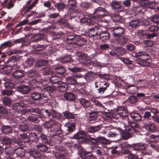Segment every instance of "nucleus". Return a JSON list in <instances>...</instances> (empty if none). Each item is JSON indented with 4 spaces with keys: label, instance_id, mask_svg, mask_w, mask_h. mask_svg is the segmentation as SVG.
I'll list each match as a JSON object with an SVG mask.
<instances>
[{
    "label": "nucleus",
    "instance_id": "obj_51",
    "mask_svg": "<svg viewBox=\"0 0 159 159\" xmlns=\"http://www.w3.org/2000/svg\"><path fill=\"white\" fill-rule=\"evenodd\" d=\"M36 148L39 151L42 152H47L48 149V147L43 143H39L37 145Z\"/></svg>",
    "mask_w": 159,
    "mask_h": 159
},
{
    "label": "nucleus",
    "instance_id": "obj_20",
    "mask_svg": "<svg viewBox=\"0 0 159 159\" xmlns=\"http://www.w3.org/2000/svg\"><path fill=\"white\" fill-rule=\"evenodd\" d=\"M98 112L96 111H92L88 113L89 117L88 120L90 123L96 122L98 116Z\"/></svg>",
    "mask_w": 159,
    "mask_h": 159
},
{
    "label": "nucleus",
    "instance_id": "obj_27",
    "mask_svg": "<svg viewBox=\"0 0 159 159\" xmlns=\"http://www.w3.org/2000/svg\"><path fill=\"white\" fill-rule=\"evenodd\" d=\"M96 16L91 17L90 18H88L86 17L82 18L81 20L82 24H84V25L92 26L94 24V21H92V19H95Z\"/></svg>",
    "mask_w": 159,
    "mask_h": 159
},
{
    "label": "nucleus",
    "instance_id": "obj_52",
    "mask_svg": "<svg viewBox=\"0 0 159 159\" xmlns=\"http://www.w3.org/2000/svg\"><path fill=\"white\" fill-rule=\"evenodd\" d=\"M23 145V141L18 138H15L13 139V140L12 141L11 146L13 148H16L18 145L20 146Z\"/></svg>",
    "mask_w": 159,
    "mask_h": 159
},
{
    "label": "nucleus",
    "instance_id": "obj_32",
    "mask_svg": "<svg viewBox=\"0 0 159 159\" xmlns=\"http://www.w3.org/2000/svg\"><path fill=\"white\" fill-rule=\"evenodd\" d=\"M40 141L43 143L49 144V142L48 136L43 133L38 135V141Z\"/></svg>",
    "mask_w": 159,
    "mask_h": 159
},
{
    "label": "nucleus",
    "instance_id": "obj_59",
    "mask_svg": "<svg viewBox=\"0 0 159 159\" xmlns=\"http://www.w3.org/2000/svg\"><path fill=\"white\" fill-rule=\"evenodd\" d=\"M43 91H46L50 94V93H53L56 90V89L54 86H47L42 88Z\"/></svg>",
    "mask_w": 159,
    "mask_h": 159
},
{
    "label": "nucleus",
    "instance_id": "obj_12",
    "mask_svg": "<svg viewBox=\"0 0 159 159\" xmlns=\"http://www.w3.org/2000/svg\"><path fill=\"white\" fill-rule=\"evenodd\" d=\"M16 89L17 92L23 94L29 93L31 91L30 87L23 84L16 86Z\"/></svg>",
    "mask_w": 159,
    "mask_h": 159
},
{
    "label": "nucleus",
    "instance_id": "obj_39",
    "mask_svg": "<svg viewBox=\"0 0 159 159\" xmlns=\"http://www.w3.org/2000/svg\"><path fill=\"white\" fill-rule=\"evenodd\" d=\"M23 102L25 104V105L30 106H33L36 103L35 101L31 97L24 98L23 100Z\"/></svg>",
    "mask_w": 159,
    "mask_h": 159
},
{
    "label": "nucleus",
    "instance_id": "obj_10",
    "mask_svg": "<svg viewBox=\"0 0 159 159\" xmlns=\"http://www.w3.org/2000/svg\"><path fill=\"white\" fill-rule=\"evenodd\" d=\"M17 83L18 84L29 83V85H30L31 87L34 86V87H38V85L39 84V82L37 80L35 79H33L32 80H30L27 79H17Z\"/></svg>",
    "mask_w": 159,
    "mask_h": 159
},
{
    "label": "nucleus",
    "instance_id": "obj_25",
    "mask_svg": "<svg viewBox=\"0 0 159 159\" xmlns=\"http://www.w3.org/2000/svg\"><path fill=\"white\" fill-rule=\"evenodd\" d=\"M15 148H13L11 146L9 147H6L5 149V154L7 157H11L15 153Z\"/></svg>",
    "mask_w": 159,
    "mask_h": 159
},
{
    "label": "nucleus",
    "instance_id": "obj_5",
    "mask_svg": "<svg viewBox=\"0 0 159 159\" xmlns=\"http://www.w3.org/2000/svg\"><path fill=\"white\" fill-rule=\"evenodd\" d=\"M100 31H101V29L98 27L95 26L86 29L85 31V34L89 38H93L99 35Z\"/></svg>",
    "mask_w": 159,
    "mask_h": 159
},
{
    "label": "nucleus",
    "instance_id": "obj_54",
    "mask_svg": "<svg viewBox=\"0 0 159 159\" xmlns=\"http://www.w3.org/2000/svg\"><path fill=\"white\" fill-rule=\"evenodd\" d=\"M66 80L67 83L70 85H77L78 84L76 80L74 77L69 76L66 79Z\"/></svg>",
    "mask_w": 159,
    "mask_h": 159
},
{
    "label": "nucleus",
    "instance_id": "obj_19",
    "mask_svg": "<svg viewBox=\"0 0 159 159\" xmlns=\"http://www.w3.org/2000/svg\"><path fill=\"white\" fill-rule=\"evenodd\" d=\"M118 132L119 135H120L121 138L123 140H127L130 138L132 136V134H134L129 133V130L125 131L122 130L121 129H118Z\"/></svg>",
    "mask_w": 159,
    "mask_h": 159
},
{
    "label": "nucleus",
    "instance_id": "obj_9",
    "mask_svg": "<svg viewBox=\"0 0 159 159\" xmlns=\"http://www.w3.org/2000/svg\"><path fill=\"white\" fill-rule=\"evenodd\" d=\"M109 83L105 81L101 83L99 85H98L97 82H96L95 83V91L98 93L102 94L106 90L107 88L109 86Z\"/></svg>",
    "mask_w": 159,
    "mask_h": 159
},
{
    "label": "nucleus",
    "instance_id": "obj_28",
    "mask_svg": "<svg viewBox=\"0 0 159 159\" xmlns=\"http://www.w3.org/2000/svg\"><path fill=\"white\" fill-rule=\"evenodd\" d=\"M143 127L149 131L153 132H156L158 131V129L153 124L144 123L143 125Z\"/></svg>",
    "mask_w": 159,
    "mask_h": 159
},
{
    "label": "nucleus",
    "instance_id": "obj_61",
    "mask_svg": "<svg viewBox=\"0 0 159 159\" xmlns=\"http://www.w3.org/2000/svg\"><path fill=\"white\" fill-rule=\"evenodd\" d=\"M48 63V61L47 60L40 59L37 61L35 64V66L37 67H40L46 65Z\"/></svg>",
    "mask_w": 159,
    "mask_h": 159
},
{
    "label": "nucleus",
    "instance_id": "obj_18",
    "mask_svg": "<svg viewBox=\"0 0 159 159\" xmlns=\"http://www.w3.org/2000/svg\"><path fill=\"white\" fill-rule=\"evenodd\" d=\"M19 59L18 56H13L10 57L7 61V63L8 66H9L11 68L17 66L16 62L18 61Z\"/></svg>",
    "mask_w": 159,
    "mask_h": 159
},
{
    "label": "nucleus",
    "instance_id": "obj_35",
    "mask_svg": "<svg viewBox=\"0 0 159 159\" xmlns=\"http://www.w3.org/2000/svg\"><path fill=\"white\" fill-rule=\"evenodd\" d=\"M25 74L24 71L20 70H16L13 72L12 75L15 78L18 79L24 77Z\"/></svg>",
    "mask_w": 159,
    "mask_h": 159
},
{
    "label": "nucleus",
    "instance_id": "obj_1",
    "mask_svg": "<svg viewBox=\"0 0 159 159\" xmlns=\"http://www.w3.org/2000/svg\"><path fill=\"white\" fill-rule=\"evenodd\" d=\"M43 126L48 131L54 132L56 134H60L62 133L61 125L52 119L45 121L43 124Z\"/></svg>",
    "mask_w": 159,
    "mask_h": 159
},
{
    "label": "nucleus",
    "instance_id": "obj_60",
    "mask_svg": "<svg viewBox=\"0 0 159 159\" xmlns=\"http://www.w3.org/2000/svg\"><path fill=\"white\" fill-rule=\"evenodd\" d=\"M28 77L31 78H38V74L35 69H31L28 72Z\"/></svg>",
    "mask_w": 159,
    "mask_h": 159
},
{
    "label": "nucleus",
    "instance_id": "obj_64",
    "mask_svg": "<svg viewBox=\"0 0 159 159\" xmlns=\"http://www.w3.org/2000/svg\"><path fill=\"white\" fill-rule=\"evenodd\" d=\"M116 85L118 88L124 89L125 84L124 81L123 80L119 79L116 80Z\"/></svg>",
    "mask_w": 159,
    "mask_h": 159
},
{
    "label": "nucleus",
    "instance_id": "obj_3",
    "mask_svg": "<svg viewBox=\"0 0 159 159\" xmlns=\"http://www.w3.org/2000/svg\"><path fill=\"white\" fill-rule=\"evenodd\" d=\"M76 55L78 60L81 63L84 65L89 64H93V61H90V59L88 56L83 52H78Z\"/></svg>",
    "mask_w": 159,
    "mask_h": 159
},
{
    "label": "nucleus",
    "instance_id": "obj_45",
    "mask_svg": "<svg viewBox=\"0 0 159 159\" xmlns=\"http://www.w3.org/2000/svg\"><path fill=\"white\" fill-rule=\"evenodd\" d=\"M1 131L5 134H8L12 132V128L10 125H3L1 128Z\"/></svg>",
    "mask_w": 159,
    "mask_h": 159
},
{
    "label": "nucleus",
    "instance_id": "obj_24",
    "mask_svg": "<svg viewBox=\"0 0 159 159\" xmlns=\"http://www.w3.org/2000/svg\"><path fill=\"white\" fill-rule=\"evenodd\" d=\"M124 30L121 27H116L113 30V36L116 38L124 34Z\"/></svg>",
    "mask_w": 159,
    "mask_h": 159
},
{
    "label": "nucleus",
    "instance_id": "obj_63",
    "mask_svg": "<svg viewBox=\"0 0 159 159\" xmlns=\"http://www.w3.org/2000/svg\"><path fill=\"white\" fill-rule=\"evenodd\" d=\"M127 101L128 102L131 104H135L137 103L138 99L136 97L133 95L129 96L127 99Z\"/></svg>",
    "mask_w": 159,
    "mask_h": 159
},
{
    "label": "nucleus",
    "instance_id": "obj_13",
    "mask_svg": "<svg viewBox=\"0 0 159 159\" xmlns=\"http://www.w3.org/2000/svg\"><path fill=\"white\" fill-rule=\"evenodd\" d=\"M125 52V49L123 48L117 47L111 50L110 52V54L112 56L117 57L123 55Z\"/></svg>",
    "mask_w": 159,
    "mask_h": 159
},
{
    "label": "nucleus",
    "instance_id": "obj_2",
    "mask_svg": "<svg viewBox=\"0 0 159 159\" xmlns=\"http://www.w3.org/2000/svg\"><path fill=\"white\" fill-rule=\"evenodd\" d=\"M61 61L63 64L69 63V66L67 67V69L71 72L74 73H77L80 72L81 69L80 68L76 67H71L69 66V64L71 65V62L73 61V59L71 56L68 55H66L60 59Z\"/></svg>",
    "mask_w": 159,
    "mask_h": 159
},
{
    "label": "nucleus",
    "instance_id": "obj_40",
    "mask_svg": "<svg viewBox=\"0 0 159 159\" xmlns=\"http://www.w3.org/2000/svg\"><path fill=\"white\" fill-rule=\"evenodd\" d=\"M84 141H85V144H89L90 145L93 146L98 145L97 137L94 138L90 136L88 138H87L86 140H85Z\"/></svg>",
    "mask_w": 159,
    "mask_h": 159
},
{
    "label": "nucleus",
    "instance_id": "obj_22",
    "mask_svg": "<svg viewBox=\"0 0 159 159\" xmlns=\"http://www.w3.org/2000/svg\"><path fill=\"white\" fill-rule=\"evenodd\" d=\"M128 126L126 128V130H129V133L134 134L136 133V128L138 127V125L136 123L133 121L128 122Z\"/></svg>",
    "mask_w": 159,
    "mask_h": 159
},
{
    "label": "nucleus",
    "instance_id": "obj_58",
    "mask_svg": "<svg viewBox=\"0 0 159 159\" xmlns=\"http://www.w3.org/2000/svg\"><path fill=\"white\" fill-rule=\"evenodd\" d=\"M101 128V126L100 125L94 126H90L88 129V131L89 133H95L99 130Z\"/></svg>",
    "mask_w": 159,
    "mask_h": 159
},
{
    "label": "nucleus",
    "instance_id": "obj_11",
    "mask_svg": "<svg viewBox=\"0 0 159 159\" xmlns=\"http://www.w3.org/2000/svg\"><path fill=\"white\" fill-rule=\"evenodd\" d=\"M140 6L142 7L149 8L151 9H154L156 8L157 6V4L153 2H149L148 0H141L139 2Z\"/></svg>",
    "mask_w": 159,
    "mask_h": 159
},
{
    "label": "nucleus",
    "instance_id": "obj_33",
    "mask_svg": "<svg viewBox=\"0 0 159 159\" xmlns=\"http://www.w3.org/2000/svg\"><path fill=\"white\" fill-rule=\"evenodd\" d=\"M130 116L134 121L136 122L142 121V117L141 115L137 112H132L130 113Z\"/></svg>",
    "mask_w": 159,
    "mask_h": 159
},
{
    "label": "nucleus",
    "instance_id": "obj_57",
    "mask_svg": "<svg viewBox=\"0 0 159 159\" xmlns=\"http://www.w3.org/2000/svg\"><path fill=\"white\" fill-rule=\"evenodd\" d=\"M77 2L75 0H68V5L70 10H75L77 6Z\"/></svg>",
    "mask_w": 159,
    "mask_h": 159
},
{
    "label": "nucleus",
    "instance_id": "obj_34",
    "mask_svg": "<svg viewBox=\"0 0 159 159\" xmlns=\"http://www.w3.org/2000/svg\"><path fill=\"white\" fill-rule=\"evenodd\" d=\"M65 126L67 128V130L69 133L66 134V135H69L73 132L75 129V125L74 123H67L65 124Z\"/></svg>",
    "mask_w": 159,
    "mask_h": 159
},
{
    "label": "nucleus",
    "instance_id": "obj_44",
    "mask_svg": "<svg viewBox=\"0 0 159 159\" xmlns=\"http://www.w3.org/2000/svg\"><path fill=\"white\" fill-rule=\"evenodd\" d=\"M55 72L59 75H63L65 73L66 69L61 65H58L55 68Z\"/></svg>",
    "mask_w": 159,
    "mask_h": 159
},
{
    "label": "nucleus",
    "instance_id": "obj_30",
    "mask_svg": "<svg viewBox=\"0 0 159 159\" xmlns=\"http://www.w3.org/2000/svg\"><path fill=\"white\" fill-rule=\"evenodd\" d=\"M1 143L6 147H9L11 146L12 141L11 138L7 137H1L0 139Z\"/></svg>",
    "mask_w": 159,
    "mask_h": 159
},
{
    "label": "nucleus",
    "instance_id": "obj_15",
    "mask_svg": "<svg viewBox=\"0 0 159 159\" xmlns=\"http://www.w3.org/2000/svg\"><path fill=\"white\" fill-rule=\"evenodd\" d=\"M128 38L125 36L121 35L117 38H113L112 39L113 43L122 45L127 43Z\"/></svg>",
    "mask_w": 159,
    "mask_h": 159
},
{
    "label": "nucleus",
    "instance_id": "obj_16",
    "mask_svg": "<svg viewBox=\"0 0 159 159\" xmlns=\"http://www.w3.org/2000/svg\"><path fill=\"white\" fill-rule=\"evenodd\" d=\"M147 145L141 143H136L130 145L127 144L126 147L127 148H132V149L135 151H141L146 149Z\"/></svg>",
    "mask_w": 159,
    "mask_h": 159
},
{
    "label": "nucleus",
    "instance_id": "obj_49",
    "mask_svg": "<svg viewBox=\"0 0 159 159\" xmlns=\"http://www.w3.org/2000/svg\"><path fill=\"white\" fill-rule=\"evenodd\" d=\"M94 13L98 17H103L104 16H110L107 11H94Z\"/></svg>",
    "mask_w": 159,
    "mask_h": 159
},
{
    "label": "nucleus",
    "instance_id": "obj_4",
    "mask_svg": "<svg viewBox=\"0 0 159 159\" xmlns=\"http://www.w3.org/2000/svg\"><path fill=\"white\" fill-rule=\"evenodd\" d=\"M132 57L139 59V60L144 59L149 60L151 58V54L148 51L142 50L138 51L133 52L132 54Z\"/></svg>",
    "mask_w": 159,
    "mask_h": 159
},
{
    "label": "nucleus",
    "instance_id": "obj_31",
    "mask_svg": "<svg viewBox=\"0 0 159 159\" xmlns=\"http://www.w3.org/2000/svg\"><path fill=\"white\" fill-rule=\"evenodd\" d=\"M64 97L66 101L73 102L75 99V94L71 92H66L64 94Z\"/></svg>",
    "mask_w": 159,
    "mask_h": 159
},
{
    "label": "nucleus",
    "instance_id": "obj_53",
    "mask_svg": "<svg viewBox=\"0 0 159 159\" xmlns=\"http://www.w3.org/2000/svg\"><path fill=\"white\" fill-rule=\"evenodd\" d=\"M15 152L17 156L21 157L24 156L25 154V151L22 148H15Z\"/></svg>",
    "mask_w": 159,
    "mask_h": 159
},
{
    "label": "nucleus",
    "instance_id": "obj_62",
    "mask_svg": "<svg viewBox=\"0 0 159 159\" xmlns=\"http://www.w3.org/2000/svg\"><path fill=\"white\" fill-rule=\"evenodd\" d=\"M140 24V21L138 20H131L129 23V26L132 28H135L136 27L139 26Z\"/></svg>",
    "mask_w": 159,
    "mask_h": 159
},
{
    "label": "nucleus",
    "instance_id": "obj_23",
    "mask_svg": "<svg viewBox=\"0 0 159 159\" xmlns=\"http://www.w3.org/2000/svg\"><path fill=\"white\" fill-rule=\"evenodd\" d=\"M99 35L100 39L103 41H107L109 39L110 35L109 31L107 30L105 31H100Z\"/></svg>",
    "mask_w": 159,
    "mask_h": 159
},
{
    "label": "nucleus",
    "instance_id": "obj_46",
    "mask_svg": "<svg viewBox=\"0 0 159 159\" xmlns=\"http://www.w3.org/2000/svg\"><path fill=\"white\" fill-rule=\"evenodd\" d=\"M77 43L75 44L78 46H81L86 44L87 42L86 39L80 35H78L77 39Z\"/></svg>",
    "mask_w": 159,
    "mask_h": 159
},
{
    "label": "nucleus",
    "instance_id": "obj_43",
    "mask_svg": "<svg viewBox=\"0 0 159 159\" xmlns=\"http://www.w3.org/2000/svg\"><path fill=\"white\" fill-rule=\"evenodd\" d=\"M30 96L35 101L39 100L42 98V94L35 91L32 92Z\"/></svg>",
    "mask_w": 159,
    "mask_h": 159
},
{
    "label": "nucleus",
    "instance_id": "obj_41",
    "mask_svg": "<svg viewBox=\"0 0 159 159\" xmlns=\"http://www.w3.org/2000/svg\"><path fill=\"white\" fill-rule=\"evenodd\" d=\"M27 119L28 121L34 123H38L39 121L37 115L34 114L29 115Z\"/></svg>",
    "mask_w": 159,
    "mask_h": 159
},
{
    "label": "nucleus",
    "instance_id": "obj_17",
    "mask_svg": "<svg viewBox=\"0 0 159 159\" xmlns=\"http://www.w3.org/2000/svg\"><path fill=\"white\" fill-rule=\"evenodd\" d=\"M78 35L73 33L68 34L66 38L67 43L69 44H75L77 43V39Z\"/></svg>",
    "mask_w": 159,
    "mask_h": 159
},
{
    "label": "nucleus",
    "instance_id": "obj_47",
    "mask_svg": "<svg viewBox=\"0 0 159 159\" xmlns=\"http://www.w3.org/2000/svg\"><path fill=\"white\" fill-rule=\"evenodd\" d=\"M111 7L113 9H123L124 7L120 5V2L117 1H113L111 3Z\"/></svg>",
    "mask_w": 159,
    "mask_h": 159
},
{
    "label": "nucleus",
    "instance_id": "obj_26",
    "mask_svg": "<svg viewBox=\"0 0 159 159\" xmlns=\"http://www.w3.org/2000/svg\"><path fill=\"white\" fill-rule=\"evenodd\" d=\"M63 116H62L63 119L65 118L68 120L73 119H75L76 114L72 112H70L67 111H64L62 113Z\"/></svg>",
    "mask_w": 159,
    "mask_h": 159
},
{
    "label": "nucleus",
    "instance_id": "obj_7",
    "mask_svg": "<svg viewBox=\"0 0 159 159\" xmlns=\"http://www.w3.org/2000/svg\"><path fill=\"white\" fill-rule=\"evenodd\" d=\"M66 150L62 146H60L57 148V151L55 153V157L58 159H68Z\"/></svg>",
    "mask_w": 159,
    "mask_h": 159
},
{
    "label": "nucleus",
    "instance_id": "obj_50",
    "mask_svg": "<svg viewBox=\"0 0 159 159\" xmlns=\"http://www.w3.org/2000/svg\"><path fill=\"white\" fill-rule=\"evenodd\" d=\"M143 114H144V115L142 117V121L143 123V125H144V123H146V122L150 119L151 113L149 111H144L143 113Z\"/></svg>",
    "mask_w": 159,
    "mask_h": 159
},
{
    "label": "nucleus",
    "instance_id": "obj_29",
    "mask_svg": "<svg viewBox=\"0 0 159 159\" xmlns=\"http://www.w3.org/2000/svg\"><path fill=\"white\" fill-rule=\"evenodd\" d=\"M81 106L85 109L88 107L91 106V103L88 100L84 98H81L78 99Z\"/></svg>",
    "mask_w": 159,
    "mask_h": 159
},
{
    "label": "nucleus",
    "instance_id": "obj_37",
    "mask_svg": "<svg viewBox=\"0 0 159 159\" xmlns=\"http://www.w3.org/2000/svg\"><path fill=\"white\" fill-rule=\"evenodd\" d=\"M27 152L34 158H38L41 157L40 153L34 149L31 148L28 149Z\"/></svg>",
    "mask_w": 159,
    "mask_h": 159
},
{
    "label": "nucleus",
    "instance_id": "obj_48",
    "mask_svg": "<svg viewBox=\"0 0 159 159\" xmlns=\"http://www.w3.org/2000/svg\"><path fill=\"white\" fill-rule=\"evenodd\" d=\"M50 82L52 84H57L61 82V79L58 76H53L49 79Z\"/></svg>",
    "mask_w": 159,
    "mask_h": 159
},
{
    "label": "nucleus",
    "instance_id": "obj_6",
    "mask_svg": "<svg viewBox=\"0 0 159 159\" xmlns=\"http://www.w3.org/2000/svg\"><path fill=\"white\" fill-rule=\"evenodd\" d=\"M25 107V104L23 102H21L14 103L13 104L12 106L13 109L16 111L15 112V113H16V112H17L18 114V115L17 116H18L20 120H22L23 121H24V120H25V118L21 117V115L22 114V111L23 110Z\"/></svg>",
    "mask_w": 159,
    "mask_h": 159
},
{
    "label": "nucleus",
    "instance_id": "obj_8",
    "mask_svg": "<svg viewBox=\"0 0 159 159\" xmlns=\"http://www.w3.org/2000/svg\"><path fill=\"white\" fill-rule=\"evenodd\" d=\"M86 133L84 131H80L71 136H68L70 138L77 139L80 143H85V141H84L85 140H87V138H86Z\"/></svg>",
    "mask_w": 159,
    "mask_h": 159
},
{
    "label": "nucleus",
    "instance_id": "obj_36",
    "mask_svg": "<svg viewBox=\"0 0 159 159\" xmlns=\"http://www.w3.org/2000/svg\"><path fill=\"white\" fill-rule=\"evenodd\" d=\"M29 139L33 142H37L38 141V134L35 132L28 133Z\"/></svg>",
    "mask_w": 159,
    "mask_h": 159
},
{
    "label": "nucleus",
    "instance_id": "obj_21",
    "mask_svg": "<svg viewBox=\"0 0 159 159\" xmlns=\"http://www.w3.org/2000/svg\"><path fill=\"white\" fill-rule=\"evenodd\" d=\"M46 37V35L42 34L41 31H39L34 34L33 35L32 39L34 41L38 42L39 41L44 39Z\"/></svg>",
    "mask_w": 159,
    "mask_h": 159
},
{
    "label": "nucleus",
    "instance_id": "obj_42",
    "mask_svg": "<svg viewBox=\"0 0 159 159\" xmlns=\"http://www.w3.org/2000/svg\"><path fill=\"white\" fill-rule=\"evenodd\" d=\"M96 73L92 72L88 73L86 76V79L88 81H92L97 78Z\"/></svg>",
    "mask_w": 159,
    "mask_h": 159
},
{
    "label": "nucleus",
    "instance_id": "obj_56",
    "mask_svg": "<svg viewBox=\"0 0 159 159\" xmlns=\"http://www.w3.org/2000/svg\"><path fill=\"white\" fill-rule=\"evenodd\" d=\"M56 134L52 138L51 140L53 143L58 144L61 143L62 137Z\"/></svg>",
    "mask_w": 159,
    "mask_h": 159
},
{
    "label": "nucleus",
    "instance_id": "obj_38",
    "mask_svg": "<svg viewBox=\"0 0 159 159\" xmlns=\"http://www.w3.org/2000/svg\"><path fill=\"white\" fill-rule=\"evenodd\" d=\"M68 88V84L66 83L60 82L57 87V90L60 92L66 91Z\"/></svg>",
    "mask_w": 159,
    "mask_h": 159
},
{
    "label": "nucleus",
    "instance_id": "obj_55",
    "mask_svg": "<svg viewBox=\"0 0 159 159\" xmlns=\"http://www.w3.org/2000/svg\"><path fill=\"white\" fill-rule=\"evenodd\" d=\"M52 115V117L54 119L58 120L63 119L62 116L61 114L56 111L53 110Z\"/></svg>",
    "mask_w": 159,
    "mask_h": 159
},
{
    "label": "nucleus",
    "instance_id": "obj_14",
    "mask_svg": "<svg viewBox=\"0 0 159 159\" xmlns=\"http://www.w3.org/2000/svg\"><path fill=\"white\" fill-rule=\"evenodd\" d=\"M116 112L117 118L120 116L123 119L127 117L128 115L127 109L124 106L119 107L116 110Z\"/></svg>",
    "mask_w": 159,
    "mask_h": 159
}]
</instances>
